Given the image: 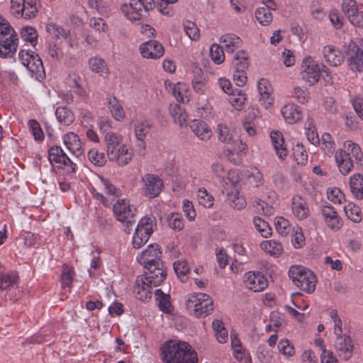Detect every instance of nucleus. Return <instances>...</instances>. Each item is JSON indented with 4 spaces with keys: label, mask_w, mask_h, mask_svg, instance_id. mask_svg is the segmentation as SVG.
Returning a JSON list of instances; mask_svg holds the SVG:
<instances>
[{
    "label": "nucleus",
    "mask_w": 363,
    "mask_h": 363,
    "mask_svg": "<svg viewBox=\"0 0 363 363\" xmlns=\"http://www.w3.org/2000/svg\"><path fill=\"white\" fill-rule=\"evenodd\" d=\"M162 359L164 363H197L196 352L184 341L172 340L162 345Z\"/></svg>",
    "instance_id": "obj_1"
},
{
    "label": "nucleus",
    "mask_w": 363,
    "mask_h": 363,
    "mask_svg": "<svg viewBox=\"0 0 363 363\" xmlns=\"http://www.w3.org/2000/svg\"><path fill=\"white\" fill-rule=\"evenodd\" d=\"M106 154L111 162L123 167L133 160V153L128 145L123 143L122 135L113 132H108L104 136Z\"/></svg>",
    "instance_id": "obj_2"
},
{
    "label": "nucleus",
    "mask_w": 363,
    "mask_h": 363,
    "mask_svg": "<svg viewBox=\"0 0 363 363\" xmlns=\"http://www.w3.org/2000/svg\"><path fill=\"white\" fill-rule=\"evenodd\" d=\"M362 150L361 147L352 140H347L343 143L342 147L335 152L336 165L342 175L348 174L362 160Z\"/></svg>",
    "instance_id": "obj_3"
},
{
    "label": "nucleus",
    "mask_w": 363,
    "mask_h": 363,
    "mask_svg": "<svg viewBox=\"0 0 363 363\" xmlns=\"http://www.w3.org/2000/svg\"><path fill=\"white\" fill-rule=\"evenodd\" d=\"M288 274L298 288L308 294L314 292L317 279L311 270L302 265H293L289 268Z\"/></svg>",
    "instance_id": "obj_4"
},
{
    "label": "nucleus",
    "mask_w": 363,
    "mask_h": 363,
    "mask_svg": "<svg viewBox=\"0 0 363 363\" xmlns=\"http://www.w3.org/2000/svg\"><path fill=\"white\" fill-rule=\"evenodd\" d=\"M186 306L191 315L201 318L209 315L213 311V301L208 294L193 293L186 296Z\"/></svg>",
    "instance_id": "obj_5"
},
{
    "label": "nucleus",
    "mask_w": 363,
    "mask_h": 363,
    "mask_svg": "<svg viewBox=\"0 0 363 363\" xmlns=\"http://www.w3.org/2000/svg\"><path fill=\"white\" fill-rule=\"evenodd\" d=\"M226 186L230 184V187H226L227 201L229 205L237 210L243 209L247 203L245 199L240 194L238 184L240 177L235 171H228L225 180H224Z\"/></svg>",
    "instance_id": "obj_6"
},
{
    "label": "nucleus",
    "mask_w": 363,
    "mask_h": 363,
    "mask_svg": "<svg viewBox=\"0 0 363 363\" xmlns=\"http://www.w3.org/2000/svg\"><path fill=\"white\" fill-rule=\"evenodd\" d=\"M18 60L35 79L45 78L44 66L38 54L30 50H22L18 53Z\"/></svg>",
    "instance_id": "obj_7"
},
{
    "label": "nucleus",
    "mask_w": 363,
    "mask_h": 363,
    "mask_svg": "<svg viewBox=\"0 0 363 363\" xmlns=\"http://www.w3.org/2000/svg\"><path fill=\"white\" fill-rule=\"evenodd\" d=\"M301 68V77L309 85H313L319 81L321 72H325L327 77L329 76L326 67L324 65H320L311 56L303 58Z\"/></svg>",
    "instance_id": "obj_8"
},
{
    "label": "nucleus",
    "mask_w": 363,
    "mask_h": 363,
    "mask_svg": "<svg viewBox=\"0 0 363 363\" xmlns=\"http://www.w3.org/2000/svg\"><path fill=\"white\" fill-rule=\"evenodd\" d=\"M116 219L128 228L136 222V208L127 199H118L113 206Z\"/></svg>",
    "instance_id": "obj_9"
},
{
    "label": "nucleus",
    "mask_w": 363,
    "mask_h": 363,
    "mask_svg": "<svg viewBox=\"0 0 363 363\" xmlns=\"http://www.w3.org/2000/svg\"><path fill=\"white\" fill-rule=\"evenodd\" d=\"M39 0H11V13L16 18L32 19L40 8Z\"/></svg>",
    "instance_id": "obj_10"
},
{
    "label": "nucleus",
    "mask_w": 363,
    "mask_h": 363,
    "mask_svg": "<svg viewBox=\"0 0 363 363\" xmlns=\"http://www.w3.org/2000/svg\"><path fill=\"white\" fill-rule=\"evenodd\" d=\"M154 225V217L146 216L140 219L133 236V245L135 248H140L147 242L153 232Z\"/></svg>",
    "instance_id": "obj_11"
},
{
    "label": "nucleus",
    "mask_w": 363,
    "mask_h": 363,
    "mask_svg": "<svg viewBox=\"0 0 363 363\" xmlns=\"http://www.w3.org/2000/svg\"><path fill=\"white\" fill-rule=\"evenodd\" d=\"M154 225V217L146 216L140 219L133 236V245L135 248H140L147 242L153 232Z\"/></svg>",
    "instance_id": "obj_12"
},
{
    "label": "nucleus",
    "mask_w": 363,
    "mask_h": 363,
    "mask_svg": "<svg viewBox=\"0 0 363 363\" xmlns=\"http://www.w3.org/2000/svg\"><path fill=\"white\" fill-rule=\"evenodd\" d=\"M48 160L54 168L64 169L67 172L75 170V164L59 146H52L48 150Z\"/></svg>",
    "instance_id": "obj_13"
},
{
    "label": "nucleus",
    "mask_w": 363,
    "mask_h": 363,
    "mask_svg": "<svg viewBox=\"0 0 363 363\" xmlns=\"http://www.w3.org/2000/svg\"><path fill=\"white\" fill-rule=\"evenodd\" d=\"M18 38L15 31L9 27L6 31H0V57H11L16 51Z\"/></svg>",
    "instance_id": "obj_14"
},
{
    "label": "nucleus",
    "mask_w": 363,
    "mask_h": 363,
    "mask_svg": "<svg viewBox=\"0 0 363 363\" xmlns=\"http://www.w3.org/2000/svg\"><path fill=\"white\" fill-rule=\"evenodd\" d=\"M130 10L125 16L132 22L140 21L142 17L145 16L149 10L155 7L154 0H130Z\"/></svg>",
    "instance_id": "obj_15"
},
{
    "label": "nucleus",
    "mask_w": 363,
    "mask_h": 363,
    "mask_svg": "<svg viewBox=\"0 0 363 363\" xmlns=\"http://www.w3.org/2000/svg\"><path fill=\"white\" fill-rule=\"evenodd\" d=\"M142 182L144 185L143 194L151 199L158 196L164 187L163 181L157 175L153 174H145L142 178Z\"/></svg>",
    "instance_id": "obj_16"
},
{
    "label": "nucleus",
    "mask_w": 363,
    "mask_h": 363,
    "mask_svg": "<svg viewBox=\"0 0 363 363\" xmlns=\"http://www.w3.org/2000/svg\"><path fill=\"white\" fill-rule=\"evenodd\" d=\"M162 251L159 245L157 244H150L147 247L142 251L138 256V262L143 266V267L155 265L156 263L162 262L160 259Z\"/></svg>",
    "instance_id": "obj_17"
},
{
    "label": "nucleus",
    "mask_w": 363,
    "mask_h": 363,
    "mask_svg": "<svg viewBox=\"0 0 363 363\" xmlns=\"http://www.w3.org/2000/svg\"><path fill=\"white\" fill-rule=\"evenodd\" d=\"M245 286L254 292L264 291L268 286L267 277L259 272L250 271L243 276Z\"/></svg>",
    "instance_id": "obj_18"
},
{
    "label": "nucleus",
    "mask_w": 363,
    "mask_h": 363,
    "mask_svg": "<svg viewBox=\"0 0 363 363\" xmlns=\"http://www.w3.org/2000/svg\"><path fill=\"white\" fill-rule=\"evenodd\" d=\"M144 269L145 271L143 276L155 287L160 286L166 279L167 269L163 262H158L155 265L153 264Z\"/></svg>",
    "instance_id": "obj_19"
},
{
    "label": "nucleus",
    "mask_w": 363,
    "mask_h": 363,
    "mask_svg": "<svg viewBox=\"0 0 363 363\" xmlns=\"http://www.w3.org/2000/svg\"><path fill=\"white\" fill-rule=\"evenodd\" d=\"M320 213L326 225L330 229L337 231L342 226L340 216L331 205H323L320 208Z\"/></svg>",
    "instance_id": "obj_20"
},
{
    "label": "nucleus",
    "mask_w": 363,
    "mask_h": 363,
    "mask_svg": "<svg viewBox=\"0 0 363 363\" xmlns=\"http://www.w3.org/2000/svg\"><path fill=\"white\" fill-rule=\"evenodd\" d=\"M140 51L144 58L156 60L163 56L164 48L160 42L150 40L140 45Z\"/></svg>",
    "instance_id": "obj_21"
},
{
    "label": "nucleus",
    "mask_w": 363,
    "mask_h": 363,
    "mask_svg": "<svg viewBox=\"0 0 363 363\" xmlns=\"http://www.w3.org/2000/svg\"><path fill=\"white\" fill-rule=\"evenodd\" d=\"M291 208L293 216L298 220L306 219L310 214L306 199L299 195H295L292 197Z\"/></svg>",
    "instance_id": "obj_22"
},
{
    "label": "nucleus",
    "mask_w": 363,
    "mask_h": 363,
    "mask_svg": "<svg viewBox=\"0 0 363 363\" xmlns=\"http://www.w3.org/2000/svg\"><path fill=\"white\" fill-rule=\"evenodd\" d=\"M324 60L330 66H340L344 61V54L332 45H325L322 50Z\"/></svg>",
    "instance_id": "obj_23"
},
{
    "label": "nucleus",
    "mask_w": 363,
    "mask_h": 363,
    "mask_svg": "<svg viewBox=\"0 0 363 363\" xmlns=\"http://www.w3.org/2000/svg\"><path fill=\"white\" fill-rule=\"evenodd\" d=\"M154 286L141 275L138 276L135 280L134 293L136 298L145 301L152 297L151 291Z\"/></svg>",
    "instance_id": "obj_24"
},
{
    "label": "nucleus",
    "mask_w": 363,
    "mask_h": 363,
    "mask_svg": "<svg viewBox=\"0 0 363 363\" xmlns=\"http://www.w3.org/2000/svg\"><path fill=\"white\" fill-rule=\"evenodd\" d=\"M335 348L340 358L347 360L352 355L353 345L349 336L337 337Z\"/></svg>",
    "instance_id": "obj_25"
},
{
    "label": "nucleus",
    "mask_w": 363,
    "mask_h": 363,
    "mask_svg": "<svg viewBox=\"0 0 363 363\" xmlns=\"http://www.w3.org/2000/svg\"><path fill=\"white\" fill-rule=\"evenodd\" d=\"M106 101L111 116L116 121H123L125 118V113L118 99L113 95H108Z\"/></svg>",
    "instance_id": "obj_26"
},
{
    "label": "nucleus",
    "mask_w": 363,
    "mask_h": 363,
    "mask_svg": "<svg viewBox=\"0 0 363 363\" xmlns=\"http://www.w3.org/2000/svg\"><path fill=\"white\" fill-rule=\"evenodd\" d=\"M63 141L69 152L78 157L83 153L82 143L79 136L73 132L67 133L63 137Z\"/></svg>",
    "instance_id": "obj_27"
},
{
    "label": "nucleus",
    "mask_w": 363,
    "mask_h": 363,
    "mask_svg": "<svg viewBox=\"0 0 363 363\" xmlns=\"http://www.w3.org/2000/svg\"><path fill=\"white\" fill-rule=\"evenodd\" d=\"M281 113L286 123L294 124L299 121L302 118L301 108L294 104H287L284 105Z\"/></svg>",
    "instance_id": "obj_28"
},
{
    "label": "nucleus",
    "mask_w": 363,
    "mask_h": 363,
    "mask_svg": "<svg viewBox=\"0 0 363 363\" xmlns=\"http://www.w3.org/2000/svg\"><path fill=\"white\" fill-rule=\"evenodd\" d=\"M191 131L201 140H208L212 137L210 127L203 121L194 120L190 123Z\"/></svg>",
    "instance_id": "obj_29"
},
{
    "label": "nucleus",
    "mask_w": 363,
    "mask_h": 363,
    "mask_svg": "<svg viewBox=\"0 0 363 363\" xmlns=\"http://www.w3.org/2000/svg\"><path fill=\"white\" fill-rule=\"evenodd\" d=\"M258 91L260 95V101L267 108L272 106L273 99L271 97L272 86L269 82L265 79H261L257 84Z\"/></svg>",
    "instance_id": "obj_30"
},
{
    "label": "nucleus",
    "mask_w": 363,
    "mask_h": 363,
    "mask_svg": "<svg viewBox=\"0 0 363 363\" xmlns=\"http://www.w3.org/2000/svg\"><path fill=\"white\" fill-rule=\"evenodd\" d=\"M270 138L278 157L280 160L285 159L288 154V150L281 133L279 131H272Z\"/></svg>",
    "instance_id": "obj_31"
},
{
    "label": "nucleus",
    "mask_w": 363,
    "mask_h": 363,
    "mask_svg": "<svg viewBox=\"0 0 363 363\" xmlns=\"http://www.w3.org/2000/svg\"><path fill=\"white\" fill-rule=\"evenodd\" d=\"M350 188L352 196L358 199H363V175L354 174L350 177Z\"/></svg>",
    "instance_id": "obj_32"
},
{
    "label": "nucleus",
    "mask_w": 363,
    "mask_h": 363,
    "mask_svg": "<svg viewBox=\"0 0 363 363\" xmlns=\"http://www.w3.org/2000/svg\"><path fill=\"white\" fill-rule=\"evenodd\" d=\"M260 247L266 253L275 257H279L284 252L281 242L277 240H264L260 243Z\"/></svg>",
    "instance_id": "obj_33"
},
{
    "label": "nucleus",
    "mask_w": 363,
    "mask_h": 363,
    "mask_svg": "<svg viewBox=\"0 0 363 363\" xmlns=\"http://www.w3.org/2000/svg\"><path fill=\"white\" fill-rule=\"evenodd\" d=\"M169 86L172 89V94L177 101L186 103L189 101L190 90L187 84L178 82L177 84H170Z\"/></svg>",
    "instance_id": "obj_34"
},
{
    "label": "nucleus",
    "mask_w": 363,
    "mask_h": 363,
    "mask_svg": "<svg viewBox=\"0 0 363 363\" xmlns=\"http://www.w3.org/2000/svg\"><path fill=\"white\" fill-rule=\"evenodd\" d=\"M346 217L354 223H359L362 220V213L360 208L352 202H348L344 206Z\"/></svg>",
    "instance_id": "obj_35"
},
{
    "label": "nucleus",
    "mask_w": 363,
    "mask_h": 363,
    "mask_svg": "<svg viewBox=\"0 0 363 363\" xmlns=\"http://www.w3.org/2000/svg\"><path fill=\"white\" fill-rule=\"evenodd\" d=\"M220 43L224 45L228 52H233L241 46L242 40L238 35L228 33L220 37Z\"/></svg>",
    "instance_id": "obj_36"
},
{
    "label": "nucleus",
    "mask_w": 363,
    "mask_h": 363,
    "mask_svg": "<svg viewBox=\"0 0 363 363\" xmlns=\"http://www.w3.org/2000/svg\"><path fill=\"white\" fill-rule=\"evenodd\" d=\"M45 30L56 40H67L69 35V30L64 29L61 26L53 22L45 25Z\"/></svg>",
    "instance_id": "obj_37"
},
{
    "label": "nucleus",
    "mask_w": 363,
    "mask_h": 363,
    "mask_svg": "<svg viewBox=\"0 0 363 363\" xmlns=\"http://www.w3.org/2000/svg\"><path fill=\"white\" fill-rule=\"evenodd\" d=\"M55 116L59 123L65 125L72 124L74 120L73 112L66 106H59L55 110Z\"/></svg>",
    "instance_id": "obj_38"
},
{
    "label": "nucleus",
    "mask_w": 363,
    "mask_h": 363,
    "mask_svg": "<svg viewBox=\"0 0 363 363\" xmlns=\"http://www.w3.org/2000/svg\"><path fill=\"white\" fill-rule=\"evenodd\" d=\"M169 111L176 123L181 127L186 125L188 117L187 113L185 109L179 104L170 105Z\"/></svg>",
    "instance_id": "obj_39"
},
{
    "label": "nucleus",
    "mask_w": 363,
    "mask_h": 363,
    "mask_svg": "<svg viewBox=\"0 0 363 363\" xmlns=\"http://www.w3.org/2000/svg\"><path fill=\"white\" fill-rule=\"evenodd\" d=\"M18 281V276L16 272L11 271L6 274H1L0 276V290L13 288L17 284Z\"/></svg>",
    "instance_id": "obj_40"
},
{
    "label": "nucleus",
    "mask_w": 363,
    "mask_h": 363,
    "mask_svg": "<svg viewBox=\"0 0 363 363\" xmlns=\"http://www.w3.org/2000/svg\"><path fill=\"white\" fill-rule=\"evenodd\" d=\"M352 50L354 54L350 58V65L352 69L363 72V50L354 45Z\"/></svg>",
    "instance_id": "obj_41"
},
{
    "label": "nucleus",
    "mask_w": 363,
    "mask_h": 363,
    "mask_svg": "<svg viewBox=\"0 0 363 363\" xmlns=\"http://www.w3.org/2000/svg\"><path fill=\"white\" fill-rule=\"evenodd\" d=\"M101 189L107 196L118 198L121 195L120 189L117 188L109 179L99 177Z\"/></svg>",
    "instance_id": "obj_42"
},
{
    "label": "nucleus",
    "mask_w": 363,
    "mask_h": 363,
    "mask_svg": "<svg viewBox=\"0 0 363 363\" xmlns=\"http://www.w3.org/2000/svg\"><path fill=\"white\" fill-rule=\"evenodd\" d=\"M152 128L151 123L147 120L137 122L134 125V134L136 139H145Z\"/></svg>",
    "instance_id": "obj_43"
},
{
    "label": "nucleus",
    "mask_w": 363,
    "mask_h": 363,
    "mask_svg": "<svg viewBox=\"0 0 363 363\" xmlns=\"http://www.w3.org/2000/svg\"><path fill=\"white\" fill-rule=\"evenodd\" d=\"M155 298L160 310L165 313H170L172 305L170 303V296L163 293L161 289L155 290Z\"/></svg>",
    "instance_id": "obj_44"
},
{
    "label": "nucleus",
    "mask_w": 363,
    "mask_h": 363,
    "mask_svg": "<svg viewBox=\"0 0 363 363\" xmlns=\"http://www.w3.org/2000/svg\"><path fill=\"white\" fill-rule=\"evenodd\" d=\"M321 148L325 155L331 157L335 152V144L330 134L324 133L321 137Z\"/></svg>",
    "instance_id": "obj_45"
},
{
    "label": "nucleus",
    "mask_w": 363,
    "mask_h": 363,
    "mask_svg": "<svg viewBox=\"0 0 363 363\" xmlns=\"http://www.w3.org/2000/svg\"><path fill=\"white\" fill-rule=\"evenodd\" d=\"M89 67L95 73H108V68L106 62L101 57H93L89 60Z\"/></svg>",
    "instance_id": "obj_46"
},
{
    "label": "nucleus",
    "mask_w": 363,
    "mask_h": 363,
    "mask_svg": "<svg viewBox=\"0 0 363 363\" xmlns=\"http://www.w3.org/2000/svg\"><path fill=\"white\" fill-rule=\"evenodd\" d=\"M89 161L96 167H103L106 162V158L103 152L96 148H91L87 153Z\"/></svg>",
    "instance_id": "obj_47"
},
{
    "label": "nucleus",
    "mask_w": 363,
    "mask_h": 363,
    "mask_svg": "<svg viewBox=\"0 0 363 363\" xmlns=\"http://www.w3.org/2000/svg\"><path fill=\"white\" fill-rule=\"evenodd\" d=\"M198 203L205 208H211L213 205L214 199L205 188H199L196 193Z\"/></svg>",
    "instance_id": "obj_48"
},
{
    "label": "nucleus",
    "mask_w": 363,
    "mask_h": 363,
    "mask_svg": "<svg viewBox=\"0 0 363 363\" xmlns=\"http://www.w3.org/2000/svg\"><path fill=\"white\" fill-rule=\"evenodd\" d=\"M174 269L182 282H185L187 280V274L190 273V269L186 261L178 260L174 262Z\"/></svg>",
    "instance_id": "obj_49"
},
{
    "label": "nucleus",
    "mask_w": 363,
    "mask_h": 363,
    "mask_svg": "<svg viewBox=\"0 0 363 363\" xmlns=\"http://www.w3.org/2000/svg\"><path fill=\"white\" fill-rule=\"evenodd\" d=\"M233 63L235 69L245 71L249 65L247 53L244 50L237 52Z\"/></svg>",
    "instance_id": "obj_50"
},
{
    "label": "nucleus",
    "mask_w": 363,
    "mask_h": 363,
    "mask_svg": "<svg viewBox=\"0 0 363 363\" xmlns=\"http://www.w3.org/2000/svg\"><path fill=\"white\" fill-rule=\"evenodd\" d=\"M255 17L262 26H268L272 21V14L269 9L259 7L255 11Z\"/></svg>",
    "instance_id": "obj_51"
},
{
    "label": "nucleus",
    "mask_w": 363,
    "mask_h": 363,
    "mask_svg": "<svg viewBox=\"0 0 363 363\" xmlns=\"http://www.w3.org/2000/svg\"><path fill=\"white\" fill-rule=\"evenodd\" d=\"M21 37L23 40L30 43L32 45H35L38 41V33L31 26L23 27L21 30Z\"/></svg>",
    "instance_id": "obj_52"
},
{
    "label": "nucleus",
    "mask_w": 363,
    "mask_h": 363,
    "mask_svg": "<svg viewBox=\"0 0 363 363\" xmlns=\"http://www.w3.org/2000/svg\"><path fill=\"white\" fill-rule=\"evenodd\" d=\"M200 72L195 75L192 79V86L196 93L203 94L208 89L207 80Z\"/></svg>",
    "instance_id": "obj_53"
},
{
    "label": "nucleus",
    "mask_w": 363,
    "mask_h": 363,
    "mask_svg": "<svg viewBox=\"0 0 363 363\" xmlns=\"http://www.w3.org/2000/svg\"><path fill=\"white\" fill-rule=\"evenodd\" d=\"M184 30L186 35L191 40H198L200 38V32L196 24L189 20L183 23Z\"/></svg>",
    "instance_id": "obj_54"
},
{
    "label": "nucleus",
    "mask_w": 363,
    "mask_h": 363,
    "mask_svg": "<svg viewBox=\"0 0 363 363\" xmlns=\"http://www.w3.org/2000/svg\"><path fill=\"white\" fill-rule=\"evenodd\" d=\"M293 155L298 164L306 165L307 164L308 155L303 145L297 143L294 146Z\"/></svg>",
    "instance_id": "obj_55"
},
{
    "label": "nucleus",
    "mask_w": 363,
    "mask_h": 363,
    "mask_svg": "<svg viewBox=\"0 0 363 363\" xmlns=\"http://www.w3.org/2000/svg\"><path fill=\"white\" fill-rule=\"evenodd\" d=\"M247 177L250 182L255 186H259L264 183L262 173L255 167H251L247 169Z\"/></svg>",
    "instance_id": "obj_56"
},
{
    "label": "nucleus",
    "mask_w": 363,
    "mask_h": 363,
    "mask_svg": "<svg viewBox=\"0 0 363 363\" xmlns=\"http://www.w3.org/2000/svg\"><path fill=\"white\" fill-rule=\"evenodd\" d=\"M274 225L277 233L282 236L287 235L291 230L289 221L284 217H277Z\"/></svg>",
    "instance_id": "obj_57"
},
{
    "label": "nucleus",
    "mask_w": 363,
    "mask_h": 363,
    "mask_svg": "<svg viewBox=\"0 0 363 363\" xmlns=\"http://www.w3.org/2000/svg\"><path fill=\"white\" fill-rule=\"evenodd\" d=\"M279 352L286 357H293L295 354V348L293 344L286 338L279 341L277 345Z\"/></svg>",
    "instance_id": "obj_58"
},
{
    "label": "nucleus",
    "mask_w": 363,
    "mask_h": 363,
    "mask_svg": "<svg viewBox=\"0 0 363 363\" xmlns=\"http://www.w3.org/2000/svg\"><path fill=\"white\" fill-rule=\"evenodd\" d=\"M254 225L256 230L264 238H267L272 234V229L269 224L259 217H255L253 220Z\"/></svg>",
    "instance_id": "obj_59"
},
{
    "label": "nucleus",
    "mask_w": 363,
    "mask_h": 363,
    "mask_svg": "<svg viewBox=\"0 0 363 363\" xmlns=\"http://www.w3.org/2000/svg\"><path fill=\"white\" fill-rule=\"evenodd\" d=\"M210 55L214 63L220 65L225 60L223 48L218 44H213L210 48Z\"/></svg>",
    "instance_id": "obj_60"
},
{
    "label": "nucleus",
    "mask_w": 363,
    "mask_h": 363,
    "mask_svg": "<svg viewBox=\"0 0 363 363\" xmlns=\"http://www.w3.org/2000/svg\"><path fill=\"white\" fill-rule=\"evenodd\" d=\"M74 272L68 266H64L61 274V284L63 288H69L72 286Z\"/></svg>",
    "instance_id": "obj_61"
},
{
    "label": "nucleus",
    "mask_w": 363,
    "mask_h": 363,
    "mask_svg": "<svg viewBox=\"0 0 363 363\" xmlns=\"http://www.w3.org/2000/svg\"><path fill=\"white\" fill-rule=\"evenodd\" d=\"M218 139L223 143H230L233 141V133L230 128L222 124L218 125Z\"/></svg>",
    "instance_id": "obj_62"
},
{
    "label": "nucleus",
    "mask_w": 363,
    "mask_h": 363,
    "mask_svg": "<svg viewBox=\"0 0 363 363\" xmlns=\"http://www.w3.org/2000/svg\"><path fill=\"white\" fill-rule=\"evenodd\" d=\"M89 25L91 28H93L96 32L99 33L106 32L108 29V25L101 18H91L89 21Z\"/></svg>",
    "instance_id": "obj_63"
},
{
    "label": "nucleus",
    "mask_w": 363,
    "mask_h": 363,
    "mask_svg": "<svg viewBox=\"0 0 363 363\" xmlns=\"http://www.w3.org/2000/svg\"><path fill=\"white\" fill-rule=\"evenodd\" d=\"M347 17L352 24L358 27L363 26V11H359L358 6Z\"/></svg>",
    "instance_id": "obj_64"
}]
</instances>
